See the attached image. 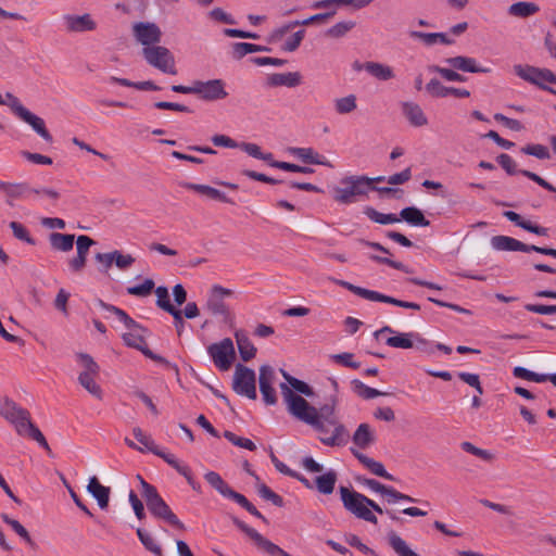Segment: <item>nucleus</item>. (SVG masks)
Segmentation results:
<instances>
[{
	"instance_id": "1",
	"label": "nucleus",
	"mask_w": 556,
	"mask_h": 556,
	"mask_svg": "<svg viewBox=\"0 0 556 556\" xmlns=\"http://www.w3.org/2000/svg\"><path fill=\"white\" fill-rule=\"evenodd\" d=\"M0 415L15 427L20 435L36 441L48 452L51 451L42 432L31 422L30 414L27 409L5 397L3 401H0Z\"/></svg>"
},
{
	"instance_id": "2",
	"label": "nucleus",
	"mask_w": 556,
	"mask_h": 556,
	"mask_svg": "<svg viewBox=\"0 0 556 556\" xmlns=\"http://www.w3.org/2000/svg\"><path fill=\"white\" fill-rule=\"evenodd\" d=\"M280 390L289 414L327 437L326 421L320 420L318 409L300 394H294L285 383H280Z\"/></svg>"
},
{
	"instance_id": "3",
	"label": "nucleus",
	"mask_w": 556,
	"mask_h": 556,
	"mask_svg": "<svg viewBox=\"0 0 556 556\" xmlns=\"http://www.w3.org/2000/svg\"><path fill=\"white\" fill-rule=\"evenodd\" d=\"M137 478L140 481L142 488L141 495L146 501L150 514L178 530H185V525L178 519L170 507L162 498L156 488L148 483L141 476H137Z\"/></svg>"
},
{
	"instance_id": "4",
	"label": "nucleus",
	"mask_w": 556,
	"mask_h": 556,
	"mask_svg": "<svg viewBox=\"0 0 556 556\" xmlns=\"http://www.w3.org/2000/svg\"><path fill=\"white\" fill-rule=\"evenodd\" d=\"M342 187L333 189V200L340 204H351L370 191V180L364 175H351L341 179Z\"/></svg>"
},
{
	"instance_id": "5",
	"label": "nucleus",
	"mask_w": 556,
	"mask_h": 556,
	"mask_svg": "<svg viewBox=\"0 0 556 556\" xmlns=\"http://www.w3.org/2000/svg\"><path fill=\"white\" fill-rule=\"evenodd\" d=\"M343 507L356 518L372 525L378 523L375 514L368 509L369 497L341 485L339 489Z\"/></svg>"
},
{
	"instance_id": "6",
	"label": "nucleus",
	"mask_w": 556,
	"mask_h": 556,
	"mask_svg": "<svg viewBox=\"0 0 556 556\" xmlns=\"http://www.w3.org/2000/svg\"><path fill=\"white\" fill-rule=\"evenodd\" d=\"M336 405L337 397L331 396L330 403L325 404L318 410L320 420L326 421L328 425L334 427L330 437H320V441L327 446H343L348 443L349 440V432L345 426L340 424L334 416Z\"/></svg>"
},
{
	"instance_id": "7",
	"label": "nucleus",
	"mask_w": 556,
	"mask_h": 556,
	"mask_svg": "<svg viewBox=\"0 0 556 556\" xmlns=\"http://www.w3.org/2000/svg\"><path fill=\"white\" fill-rule=\"evenodd\" d=\"M142 55L147 63L159 71L176 75L175 58L173 53L163 46H152L142 49Z\"/></svg>"
},
{
	"instance_id": "8",
	"label": "nucleus",
	"mask_w": 556,
	"mask_h": 556,
	"mask_svg": "<svg viewBox=\"0 0 556 556\" xmlns=\"http://www.w3.org/2000/svg\"><path fill=\"white\" fill-rule=\"evenodd\" d=\"M491 244L497 251H520L526 253L536 252L556 258V249L543 248L534 244H526L508 236H494L491 239Z\"/></svg>"
},
{
	"instance_id": "9",
	"label": "nucleus",
	"mask_w": 556,
	"mask_h": 556,
	"mask_svg": "<svg viewBox=\"0 0 556 556\" xmlns=\"http://www.w3.org/2000/svg\"><path fill=\"white\" fill-rule=\"evenodd\" d=\"M255 383L256 378L254 370L242 364H237L232 381L233 391L237 394L247 396L250 400H256L257 394Z\"/></svg>"
},
{
	"instance_id": "10",
	"label": "nucleus",
	"mask_w": 556,
	"mask_h": 556,
	"mask_svg": "<svg viewBox=\"0 0 556 556\" xmlns=\"http://www.w3.org/2000/svg\"><path fill=\"white\" fill-rule=\"evenodd\" d=\"M232 523L241 530L248 538H250L257 548L267 553L270 556H292L288 552L283 551L281 547L267 540L261 533H258L255 529L248 526L244 521L240 520L238 517L231 516Z\"/></svg>"
},
{
	"instance_id": "11",
	"label": "nucleus",
	"mask_w": 556,
	"mask_h": 556,
	"mask_svg": "<svg viewBox=\"0 0 556 556\" xmlns=\"http://www.w3.org/2000/svg\"><path fill=\"white\" fill-rule=\"evenodd\" d=\"M147 332H141L140 330H132L130 332L123 334L124 343L129 346L140 351L146 357L166 366L169 369H173L178 374V367L176 364H172L165 357L153 353L149 348L144 339V334Z\"/></svg>"
},
{
	"instance_id": "12",
	"label": "nucleus",
	"mask_w": 556,
	"mask_h": 556,
	"mask_svg": "<svg viewBox=\"0 0 556 556\" xmlns=\"http://www.w3.org/2000/svg\"><path fill=\"white\" fill-rule=\"evenodd\" d=\"M207 353L212 357L215 366L223 371L231 367L236 356L233 342L230 338H225L219 342L212 343L207 346Z\"/></svg>"
},
{
	"instance_id": "13",
	"label": "nucleus",
	"mask_w": 556,
	"mask_h": 556,
	"mask_svg": "<svg viewBox=\"0 0 556 556\" xmlns=\"http://www.w3.org/2000/svg\"><path fill=\"white\" fill-rule=\"evenodd\" d=\"M136 40L146 47L157 46L162 38L161 28L155 23L137 22L132 25Z\"/></svg>"
},
{
	"instance_id": "14",
	"label": "nucleus",
	"mask_w": 556,
	"mask_h": 556,
	"mask_svg": "<svg viewBox=\"0 0 556 556\" xmlns=\"http://www.w3.org/2000/svg\"><path fill=\"white\" fill-rule=\"evenodd\" d=\"M363 485L369 488L371 491L377 492L383 496H387V502L389 504H394L396 502L403 501L408 503H416L418 502L417 498L412 497L410 495H407L405 493H402L397 490H395L392 486L384 485L380 483L379 481L375 479L364 478L357 479Z\"/></svg>"
},
{
	"instance_id": "15",
	"label": "nucleus",
	"mask_w": 556,
	"mask_h": 556,
	"mask_svg": "<svg viewBox=\"0 0 556 556\" xmlns=\"http://www.w3.org/2000/svg\"><path fill=\"white\" fill-rule=\"evenodd\" d=\"M195 94L204 101H217L228 96L222 79L195 80Z\"/></svg>"
},
{
	"instance_id": "16",
	"label": "nucleus",
	"mask_w": 556,
	"mask_h": 556,
	"mask_svg": "<svg viewBox=\"0 0 556 556\" xmlns=\"http://www.w3.org/2000/svg\"><path fill=\"white\" fill-rule=\"evenodd\" d=\"M275 381V371L269 365H263L260 368L258 384L260 392L266 405H275L277 403L276 391L273 387Z\"/></svg>"
},
{
	"instance_id": "17",
	"label": "nucleus",
	"mask_w": 556,
	"mask_h": 556,
	"mask_svg": "<svg viewBox=\"0 0 556 556\" xmlns=\"http://www.w3.org/2000/svg\"><path fill=\"white\" fill-rule=\"evenodd\" d=\"M96 244V241L85 235H80L76 239V256L68 261L70 269L73 273H80L87 263L89 249Z\"/></svg>"
},
{
	"instance_id": "18",
	"label": "nucleus",
	"mask_w": 556,
	"mask_h": 556,
	"mask_svg": "<svg viewBox=\"0 0 556 556\" xmlns=\"http://www.w3.org/2000/svg\"><path fill=\"white\" fill-rule=\"evenodd\" d=\"M229 295H231V290L226 289L222 286H214L212 288L211 295L206 302L207 309L213 315H222L224 316L225 320L228 319L229 309L226 303L224 302V298Z\"/></svg>"
},
{
	"instance_id": "19",
	"label": "nucleus",
	"mask_w": 556,
	"mask_h": 556,
	"mask_svg": "<svg viewBox=\"0 0 556 556\" xmlns=\"http://www.w3.org/2000/svg\"><path fill=\"white\" fill-rule=\"evenodd\" d=\"M31 187L27 182H8L0 180V191L5 195V203L14 206V201L28 195Z\"/></svg>"
},
{
	"instance_id": "20",
	"label": "nucleus",
	"mask_w": 556,
	"mask_h": 556,
	"mask_svg": "<svg viewBox=\"0 0 556 556\" xmlns=\"http://www.w3.org/2000/svg\"><path fill=\"white\" fill-rule=\"evenodd\" d=\"M66 29L72 33H84L94 30L97 27L96 22L91 18L90 14L83 15L66 14L63 16Z\"/></svg>"
},
{
	"instance_id": "21",
	"label": "nucleus",
	"mask_w": 556,
	"mask_h": 556,
	"mask_svg": "<svg viewBox=\"0 0 556 556\" xmlns=\"http://www.w3.org/2000/svg\"><path fill=\"white\" fill-rule=\"evenodd\" d=\"M446 64L452 66L454 70L466 72V73H490L491 68L482 67L477 64L476 59L469 56L457 55L447 58L444 60Z\"/></svg>"
},
{
	"instance_id": "22",
	"label": "nucleus",
	"mask_w": 556,
	"mask_h": 556,
	"mask_svg": "<svg viewBox=\"0 0 556 556\" xmlns=\"http://www.w3.org/2000/svg\"><path fill=\"white\" fill-rule=\"evenodd\" d=\"M180 186L185 189L192 190L202 195H205L208 199L216 200L223 203L235 204L233 201L230 200L224 192L208 185L182 181L180 182Z\"/></svg>"
},
{
	"instance_id": "23",
	"label": "nucleus",
	"mask_w": 556,
	"mask_h": 556,
	"mask_svg": "<svg viewBox=\"0 0 556 556\" xmlns=\"http://www.w3.org/2000/svg\"><path fill=\"white\" fill-rule=\"evenodd\" d=\"M266 84L269 87L294 88L302 84V75L300 72L275 73L267 77Z\"/></svg>"
},
{
	"instance_id": "24",
	"label": "nucleus",
	"mask_w": 556,
	"mask_h": 556,
	"mask_svg": "<svg viewBox=\"0 0 556 556\" xmlns=\"http://www.w3.org/2000/svg\"><path fill=\"white\" fill-rule=\"evenodd\" d=\"M351 452L357 458V460L363 464L371 473L390 481L395 480V478L386 470L382 463L368 457L355 448H351Z\"/></svg>"
},
{
	"instance_id": "25",
	"label": "nucleus",
	"mask_w": 556,
	"mask_h": 556,
	"mask_svg": "<svg viewBox=\"0 0 556 556\" xmlns=\"http://www.w3.org/2000/svg\"><path fill=\"white\" fill-rule=\"evenodd\" d=\"M413 339H416V342L422 345L428 344V340L421 338L418 333L414 332H405V333H395L392 337H389L386 340V343L391 348L397 349H412L414 346Z\"/></svg>"
},
{
	"instance_id": "26",
	"label": "nucleus",
	"mask_w": 556,
	"mask_h": 556,
	"mask_svg": "<svg viewBox=\"0 0 556 556\" xmlns=\"http://www.w3.org/2000/svg\"><path fill=\"white\" fill-rule=\"evenodd\" d=\"M23 122L27 123L31 128L47 142L51 143L53 138L51 134L46 128L45 121L31 113L29 110L21 111V114L17 116Z\"/></svg>"
},
{
	"instance_id": "27",
	"label": "nucleus",
	"mask_w": 556,
	"mask_h": 556,
	"mask_svg": "<svg viewBox=\"0 0 556 556\" xmlns=\"http://www.w3.org/2000/svg\"><path fill=\"white\" fill-rule=\"evenodd\" d=\"M87 490L97 500L101 509L108 508L111 493L109 486L102 485L97 477H91Z\"/></svg>"
},
{
	"instance_id": "28",
	"label": "nucleus",
	"mask_w": 556,
	"mask_h": 556,
	"mask_svg": "<svg viewBox=\"0 0 556 556\" xmlns=\"http://www.w3.org/2000/svg\"><path fill=\"white\" fill-rule=\"evenodd\" d=\"M99 306L110 313H113L128 329H130V331L140 330L141 332H148L147 328L132 319L124 309L112 304H108L102 300H99Z\"/></svg>"
},
{
	"instance_id": "29",
	"label": "nucleus",
	"mask_w": 556,
	"mask_h": 556,
	"mask_svg": "<svg viewBox=\"0 0 556 556\" xmlns=\"http://www.w3.org/2000/svg\"><path fill=\"white\" fill-rule=\"evenodd\" d=\"M352 440L357 447L366 450L367 447L375 443L376 437L370 426L364 422L357 427Z\"/></svg>"
},
{
	"instance_id": "30",
	"label": "nucleus",
	"mask_w": 556,
	"mask_h": 556,
	"mask_svg": "<svg viewBox=\"0 0 556 556\" xmlns=\"http://www.w3.org/2000/svg\"><path fill=\"white\" fill-rule=\"evenodd\" d=\"M403 114L415 127L427 125L428 119L421 108L414 102H404L402 105Z\"/></svg>"
},
{
	"instance_id": "31",
	"label": "nucleus",
	"mask_w": 556,
	"mask_h": 556,
	"mask_svg": "<svg viewBox=\"0 0 556 556\" xmlns=\"http://www.w3.org/2000/svg\"><path fill=\"white\" fill-rule=\"evenodd\" d=\"M52 250L70 252L75 242V236L70 233L51 232L48 237Z\"/></svg>"
},
{
	"instance_id": "32",
	"label": "nucleus",
	"mask_w": 556,
	"mask_h": 556,
	"mask_svg": "<svg viewBox=\"0 0 556 556\" xmlns=\"http://www.w3.org/2000/svg\"><path fill=\"white\" fill-rule=\"evenodd\" d=\"M399 217L401 220H405L407 224L415 227H427L430 225V220H428L422 212L415 206L403 208Z\"/></svg>"
},
{
	"instance_id": "33",
	"label": "nucleus",
	"mask_w": 556,
	"mask_h": 556,
	"mask_svg": "<svg viewBox=\"0 0 556 556\" xmlns=\"http://www.w3.org/2000/svg\"><path fill=\"white\" fill-rule=\"evenodd\" d=\"M364 70L379 80H390L394 77L392 67L378 62H365Z\"/></svg>"
},
{
	"instance_id": "34",
	"label": "nucleus",
	"mask_w": 556,
	"mask_h": 556,
	"mask_svg": "<svg viewBox=\"0 0 556 556\" xmlns=\"http://www.w3.org/2000/svg\"><path fill=\"white\" fill-rule=\"evenodd\" d=\"M337 480L338 473L334 470L330 469L326 473L316 477V489L319 493L329 495L333 492Z\"/></svg>"
},
{
	"instance_id": "35",
	"label": "nucleus",
	"mask_w": 556,
	"mask_h": 556,
	"mask_svg": "<svg viewBox=\"0 0 556 556\" xmlns=\"http://www.w3.org/2000/svg\"><path fill=\"white\" fill-rule=\"evenodd\" d=\"M226 497L239 504L252 516L261 519L265 523L268 522L267 518L264 515H262V513L243 494L236 492L235 490L231 489Z\"/></svg>"
},
{
	"instance_id": "36",
	"label": "nucleus",
	"mask_w": 556,
	"mask_h": 556,
	"mask_svg": "<svg viewBox=\"0 0 556 556\" xmlns=\"http://www.w3.org/2000/svg\"><path fill=\"white\" fill-rule=\"evenodd\" d=\"M271 49L266 46H260L249 42H235L232 43V56L236 60H240L249 53L254 52H270Z\"/></svg>"
},
{
	"instance_id": "37",
	"label": "nucleus",
	"mask_w": 556,
	"mask_h": 556,
	"mask_svg": "<svg viewBox=\"0 0 556 556\" xmlns=\"http://www.w3.org/2000/svg\"><path fill=\"white\" fill-rule=\"evenodd\" d=\"M388 543L399 556H420L394 531L388 533Z\"/></svg>"
},
{
	"instance_id": "38",
	"label": "nucleus",
	"mask_w": 556,
	"mask_h": 556,
	"mask_svg": "<svg viewBox=\"0 0 556 556\" xmlns=\"http://www.w3.org/2000/svg\"><path fill=\"white\" fill-rule=\"evenodd\" d=\"M540 11V7L534 2H516L508 8V13L511 16L529 17Z\"/></svg>"
},
{
	"instance_id": "39",
	"label": "nucleus",
	"mask_w": 556,
	"mask_h": 556,
	"mask_svg": "<svg viewBox=\"0 0 556 556\" xmlns=\"http://www.w3.org/2000/svg\"><path fill=\"white\" fill-rule=\"evenodd\" d=\"M236 341L242 361L248 362L255 356L256 348L245 334L236 332Z\"/></svg>"
},
{
	"instance_id": "40",
	"label": "nucleus",
	"mask_w": 556,
	"mask_h": 556,
	"mask_svg": "<svg viewBox=\"0 0 556 556\" xmlns=\"http://www.w3.org/2000/svg\"><path fill=\"white\" fill-rule=\"evenodd\" d=\"M364 214L372 222L380 225H390L396 224L401 222V218L393 213L384 214L378 212L376 208L371 206H366L364 210Z\"/></svg>"
},
{
	"instance_id": "41",
	"label": "nucleus",
	"mask_w": 556,
	"mask_h": 556,
	"mask_svg": "<svg viewBox=\"0 0 556 556\" xmlns=\"http://www.w3.org/2000/svg\"><path fill=\"white\" fill-rule=\"evenodd\" d=\"M109 83L111 84H117V85H121V86H124V87H131V88H136L138 90H153V91H157V90H161V87L155 85L152 80H146V81H137V83H134L127 78H119V77H116V76H111L109 77Z\"/></svg>"
},
{
	"instance_id": "42",
	"label": "nucleus",
	"mask_w": 556,
	"mask_h": 556,
	"mask_svg": "<svg viewBox=\"0 0 556 556\" xmlns=\"http://www.w3.org/2000/svg\"><path fill=\"white\" fill-rule=\"evenodd\" d=\"M1 519L12 528V530L18 535L21 536L26 544H28L31 548H36L37 545L36 543L34 542V540L31 539L29 532L26 530V528L17 520L9 517V515L7 514H1Z\"/></svg>"
},
{
	"instance_id": "43",
	"label": "nucleus",
	"mask_w": 556,
	"mask_h": 556,
	"mask_svg": "<svg viewBox=\"0 0 556 556\" xmlns=\"http://www.w3.org/2000/svg\"><path fill=\"white\" fill-rule=\"evenodd\" d=\"M136 533H137L139 541L141 542V544L144 546V548L147 551H149L150 553H152L155 556H163L161 545L156 542V540L149 532H147L142 528H138Z\"/></svg>"
},
{
	"instance_id": "44",
	"label": "nucleus",
	"mask_w": 556,
	"mask_h": 556,
	"mask_svg": "<svg viewBox=\"0 0 556 556\" xmlns=\"http://www.w3.org/2000/svg\"><path fill=\"white\" fill-rule=\"evenodd\" d=\"M332 281L334 283H337L338 286H341L343 288H345L346 290L353 292L354 294L363 298V299H366V300H369V301H377V298H378V294L379 292L377 291H372V290H369V289H365V288H362V287H358V286H355L349 281H345V280H340V279H332Z\"/></svg>"
},
{
	"instance_id": "45",
	"label": "nucleus",
	"mask_w": 556,
	"mask_h": 556,
	"mask_svg": "<svg viewBox=\"0 0 556 556\" xmlns=\"http://www.w3.org/2000/svg\"><path fill=\"white\" fill-rule=\"evenodd\" d=\"M204 479L213 489H215L224 497H226L229 491L231 490L229 484L216 471H207L204 475Z\"/></svg>"
},
{
	"instance_id": "46",
	"label": "nucleus",
	"mask_w": 556,
	"mask_h": 556,
	"mask_svg": "<svg viewBox=\"0 0 556 556\" xmlns=\"http://www.w3.org/2000/svg\"><path fill=\"white\" fill-rule=\"evenodd\" d=\"M96 377L97 376L79 374L78 382L92 396H94L96 399L101 401L103 399V391H102V388L96 382V380H94Z\"/></svg>"
},
{
	"instance_id": "47",
	"label": "nucleus",
	"mask_w": 556,
	"mask_h": 556,
	"mask_svg": "<svg viewBox=\"0 0 556 556\" xmlns=\"http://www.w3.org/2000/svg\"><path fill=\"white\" fill-rule=\"evenodd\" d=\"M290 152L307 164L326 165L327 163L319 159V154L312 148H291Z\"/></svg>"
},
{
	"instance_id": "48",
	"label": "nucleus",
	"mask_w": 556,
	"mask_h": 556,
	"mask_svg": "<svg viewBox=\"0 0 556 556\" xmlns=\"http://www.w3.org/2000/svg\"><path fill=\"white\" fill-rule=\"evenodd\" d=\"M353 391L364 400H371L381 395H387L388 393L381 392L377 389L370 388L366 386L358 379H354L351 382Z\"/></svg>"
},
{
	"instance_id": "49",
	"label": "nucleus",
	"mask_w": 556,
	"mask_h": 556,
	"mask_svg": "<svg viewBox=\"0 0 556 556\" xmlns=\"http://www.w3.org/2000/svg\"><path fill=\"white\" fill-rule=\"evenodd\" d=\"M356 23L353 21H342L338 22L330 28H328L325 33L326 37L339 39L344 37L349 31H351L355 27Z\"/></svg>"
},
{
	"instance_id": "50",
	"label": "nucleus",
	"mask_w": 556,
	"mask_h": 556,
	"mask_svg": "<svg viewBox=\"0 0 556 556\" xmlns=\"http://www.w3.org/2000/svg\"><path fill=\"white\" fill-rule=\"evenodd\" d=\"M77 361L83 366L84 370L80 374H87L89 376H99L100 366L93 359V357L87 353H77Z\"/></svg>"
},
{
	"instance_id": "51",
	"label": "nucleus",
	"mask_w": 556,
	"mask_h": 556,
	"mask_svg": "<svg viewBox=\"0 0 556 556\" xmlns=\"http://www.w3.org/2000/svg\"><path fill=\"white\" fill-rule=\"evenodd\" d=\"M515 74L520 77L521 79L534 85L538 84V74L539 67L532 66V65H521L517 64L514 66Z\"/></svg>"
},
{
	"instance_id": "52",
	"label": "nucleus",
	"mask_w": 556,
	"mask_h": 556,
	"mask_svg": "<svg viewBox=\"0 0 556 556\" xmlns=\"http://www.w3.org/2000/svg\"><path fill=\"white\" fill-rule=\"evenodd\" d=\"M539 72H540V74H538V77H536L538 84H534V85L538 86L542 90H545L553 94H556V90L546 85L547 83L556 84V75L548 68H540L539 67Z\"/></svg>"
},
{
	"instance_id": "53",
	"label": "nucleus",
	"mask_w": 556,
	"mask_h": 556,
	"mask_svg": "<svg viewBox=\"0 0 556 556\" xmlns=\"http://www.w3.org/2000/svg\"><path fill=\"white\" fill-rule=\"evenodd\" d=\"M520 152L526 155L534 156L539 160H549L551 153L547 147L540 143H529L520 149Z\"/></svg>"
},
{
	"instance_id": "54",
	"label": "nucleus",
	"mask_w": 556,
	"mask_h": 556,
	"mask_svg": "<svg viewBox=\"0 0 556 556\" xmlns=\"http://www.w3.org/2000/svg\"><path fill=\"white\" fill-rule=\"evenodd\" d=\"M428 70L432 73L439 74L442 78H444L447 81L464 83L467 80V78L464 75L451 68L441 67L439 65H429Z\"/></svg>"
},
{
	"instance_id": "55",
	"label": "nucleus",
	"mask_w": 556,
	"mask_h": 556,
	"mask_svg": "<svg viewBox=\"0 0 556 556\" xmlns=\"http://www.w3.org/2000/svg\"><path fill=\"white\" fill-rule=\"evenodd\" d=\"M356 97L349 94L343 98L336 99L334 109L339 114H349L356 109Z\"/></svg>"
},
{
	"instance_id": "56",
	"label": "nucleus",
	"mask_w": 556,
	"mask_h": 556,
	"mask_svg": "<svg viewBox=\"0 0 556 556\" xmlns=\"http://www.w3.org/2000/svg\"><path fill=\"white\" fill-rule=\"evenodd\" d=\"M460 447L463 451L472 454L488 463L493 462L495 458L494 454H492L490 451L477 447L476 445L468 441L462 442Z\"/></svg>"
},
{
	"instance_id": "57",
	"label": "nucleus",
	"mask_w": 556,
	"mask_h": 556,
	"mask_svg": "<svg viewBox=\"0 0 556 556\" xmlns=\"http://www.w3.org/2000/svg\"><path fill=\"white\" fill-rule=\"evenodd\" d=\"M154 288V281L151 278H147L141 285L128 287L127 293L135 296L146 298L151 294Z\"/></svg>"
},
{
	"instance_id": "58",
	"label": "nucleus",
	"mask_w": 556,
	"mask_h": 556,
	"mask_svg": "<svg viewBox=\"0 0 556 556\" xmlns=\"http://www.w3.org/2000/svg\"><path fill=\"white\" fill-rule=\"evenodd\" d=\"M9 227L11 228L12 232H13V236L21 240V241H24L30 245H35L36 244V241L35 239L29 235V231L27 230V228L18 223V222H11L9 224Z\"/></svg>"
},
{
	"instance_id": "59",
	"label": "nucleus",
	"mask_w": 556,
	"mask_h": 556,
	"mask_svg": "<svg viewBox=\"0 0 556 556\" xmlns=\"http://www.w3.org/2000/svg\"><path fill=\"white\" fill-rule=\"evenodd\" d=\"M257 493L262 498L271 502L277 507H282L285 505L283 498L279 494L275 493L265 483L257 485Z\"/></svg>"
},
{
	"instance_id": "60",
	"label": "nucleus",
	"mask_w": 556,
	"mask_h": 556,
	"mask_svg": "<svg viewBox=\"0 0 556 556\" xmlns=\"http://www.w3.org/2000/svg\"><path fill=\"white\" fill-rule=\"evenodd\" d=\"M156 294V305L164 312L168 313L169 311H174V305L169 301L168 290L164 286H160L155 289Z\"/></svg>"
},
{
	"instance_id": "61",
	"label": "nucleus",
	"mask_w": 556,
	"mask_h": 556,
	"mask_svg": "<svg viewBox=\"0 0 556 556\" xmlns=\"http://www.w3.org/2000/svg\"><path fill=\"white\" fill-rule=\"evenodd\" d=\"M224 438L227 439L229 442H231L233 445L249 450L254 451L256 450V445L253 441L247 438L238 437L233 432L226 430L224 432Z\"/></svg>"
},
{
	"instance_id": "62",
	"label": "nucleus",
	"mask_w": 556,
	"mask_h": 556,
	"mask_svg": "<svg viewBox=\"0 0 556 556\" xmlns=\"http://www.w3.org/2000/svg\"><path fill=\"white\" fill-rule=\"evenodd\" d=\"M294 394L295 392L303 394L305 396H313L314 390L312 387H309L306 382L298 379V378H290L289 386L285 383Z\"/></svg>"
},
{
	"instance_id": "63",
	"label": "nucleus",
	"mask_w": 556,
	"mask_h": 556,
	"mask_svg": "<svg viewBox=\"0 0 556 556\" xmlns=\"http://www.w3.org/2000/svg\"><path fill=\"white\" fill-rule=\"evenodd\" d=\"M427 92L433 98H445L447 97L448 87L441 84L437 78H432L426 85Z\"/></svg>"
},
{
	"instance_id": "64",
	"label": "nucleus",
	"mask_w": 556,
	"mask_h": 556,
	"mask_svg": "<svg viewBox=\"0 0 556 556\" xmlns=\"http://www.w3.org/2000/svg\"><path fill=\"white\" fill-rule=\"evenodd\" d=\"M497 163L508 174V175H516L520 174L521 169L517 168L516 162L511 159L510 155L506 153H502L496 157Z\"/></svg>"
}]
</instances>
